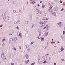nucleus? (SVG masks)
Here are the masks:
<instances>
[{
	"label": "nucleus",
	"instance_id": "f3484780",
	"mask_svg": "<svg viewBox=\"0 0 65 65\" xmlns=\"http://www.w3.org/2000/svg\"><path fill=\"white\" fill-rule=\"evenodd\" d=\"M29 60H28L27 61H25V63H26V64H27V63H29Z\"/></svg>",
	"mask_w": 65,
	"mask_h": 65
},
{
	"label": "nucleus",
	"instance_id": "4be33fe9",
	"mask_svg": "<svg viewBox=\"0 0 65 65\" xmlns=\"http://www.w3.org/2000/svg\"><path fill=\"white\" fill-rule=\"evenodd\" d=\"M60 37L61 38V39H63V38H64L63 37V36H61Z\"/></svg>",
	"mask_w": 65,
	"mask_h": 65
},
{
	"label": "nucleus",
	"instance_id": "774afa93",
	"mask_svg": "<svg viewBox=\"0 0 65 65\" xmlns=\"http://www.w3.org/2000/svg\"><path fill=\"white\" fill-rule=\"evenodd\" d=\"M64 30H65V27H64Z\"/></svg>",
	"mask_w": 65,
	"mask_h": 65
},
{
	"label": "nucleus",
	"instance_id": "dca6fc26",
	"mask_svg": "<svg viewBox=\"0 0 65 65\" xmlns=\"http://www.w3.org/2000/svg\"><path fill=\"white\" fill-rule=\"evenodd\" d=\"M13 12L14 13H16V10H13Z\"/></svg>",
	"mask_w": 65,
	"mask_h": 65
},
{
	"label": "nucleus",
	"instance_id": "423d86ee",
	"mask_svg": "<svg viewBox=\"0 0 65 65\" xmlns=\"http://www.w3.org/2000/svg\"><path fill=\"white\" fill-rule=\"evenodd\" d=\"M17 37H15L13 39V40L14 41H17Z\"/></svg>",
	"mask_w": 65,
	"mask_h": 65
},
{
	"label": "nucleus",
	"instance_id": "a18cd8bd",
	"mask_svg": "<svg viewBox=\"0 0 65 65\" xmlns=\"http://www.w3.org/2000/svg\"><path fill=\"white\" fill-rule=\"evenodd\" d=\"M54 65H56V63H54Z\"/></svg>",
	"mask_w": 65,
	"mask_h": 65
},
{
	"label": "nucleus",
	"instance_id": "de8ad7c7",
	"mask_svg": "<svg viewBox=\"0 0 65 65\" xmlns=\"http://www.w3.org/2000/svg\"><path fill=\"white\" fill-rule=\"evenodd\" d=\"M41 26H40V27H42V25H41Z\"/></svg>",
	"mask_w": 65,
	"mask_h": 65
},
{
	"label": "nucleus",
	"instance_id": "e2e57ef3",
	"mask_svg": "<svg viewBox=\"0 0 65 65\" xmlns=\"http://www.w3.org/2000/svg\"><path fill=\"white\" fill-rule=\"evenodd\" d=\"M49 55L48 54H46L47 55Z\"/></svg>",
	"mask_w": 65,
	"mask_h": 65
},
{
	"label": "nucleus",
	"instance_id": "9d476101",
	"mask_svg": "<svg viewBox=\"0 0 65 65\" xmlns=\"http://www.w3.org/2000/svg\"><path fill=\"white\" fill-rule=\"evenodd\" d=\"M57 7H55L54 8V10H55V11H56L57 10Z\"/></svg>",
	"mask_w": 65,
	"mask_h": 65
},
{
	"label": "nucleus",
	"instance_id": "393cba45",
	"mask_svg": "<svg viewBox=\"0 0 65 65\" xmlns=\"http://www.w3.org/2000/svg\"><path fill=\"white\" fill-rule=\"evenodd\" d=\"M7 18H8V21L9 20V17L7 16Z\"/></svg>",
	"mask_w": 65,
	"mask_h": 65
},
{
	"label": "nucleus",
	"instance_id": "79ce46f5",
	"mask_svg": "<svg viewBox=\"0 0 65 65\" xmlns=\"http://www.w3.org/2000/svg\"><path fill=\"white\" fill-rule=\"evenodd\" d=\"M39 38H40L39 37H38V39H39Z\"/></svg>",
	"mask_w": 65,
	"mask_h": 65
},
{
	"label": "nucleus",
	"instance_id": "9b49d317",
	"mask_svg": "<svg viewBox=\"0 0 65 65\" xmlns=\"http://www.w3.org/2000/svg\"><path fill=\"white\" fill-rule=\"evenodd\" d=\"M10 40L11 42H12L13 41V39L12 38H10Z\"/></svg>",
	"mask_w": 65,
	"mask_h": 65
},
{
	"label": "nucleus",
	"instance_id": "4468645a",
	"mask_svg": "<svg viewBox=\"0 0 65 65\" xmlns=\"http://www.w3.org/2000/svg\"><path fill=\"white\" fill-rule=\"evenodd\" d=\"M28 24V21H26L25 22V24H26V25Z\"/></svg>",
	"mask_w": 65,
	"mask_h": 65
},
{
	"label": "nucleus",
	"instance_id": "0e129e2a",
	"mask_svg": "<svg viewBox=\"0 0 65 65\" xmlns=\"http://www.w3.org/2000/svg\"><path fill=\"white\" fill-rule=\"evenodd\" d=\"M31 2H32V0H30Z\"/></svg>",
	"mask_w": 65,
	"mask_h": 65
},
{
	"label": "nucleus",
	"instance_id": "a211bd4d",
	"mask_svg": "<svg viewBox=\"0 0 65 65\" xmlns=\"http://www.w3.org/2000/svg\"><path fill=\"white\" fill-rule=\"evenodd\" d=\"M49 8L50 10H52V7H50Z\"/></svg>",
	"mask_w": 65,
	"mask_h": 65
},
{
	"label": "nucleus",
	"instance_id": "09e8293b",
	"mask_svg": "<svg viewBox=\"0 0 65 65\" xmlns=\"http://www.w3.org/2000/svg\"><path fill=\"white\" fill-rule=\"evenodd\" d=\"M40 6V5H39V4H38V6Z\"/></svg>",
	"mask_w": 65,
	"mask_h": 65
},
{
	"label": "nucleus",
	"instance_id": "4d7b16f0",
	"mask_svg": "<svg viewBox=\"0 0 65 65\" xmlns=\"http://www.w3.org/2000/svg\"><path fill=\"white\" fill-rule=\"evenodd\" d=\"M9 35H12V34H10Z\"/></svg>",
	"mask_w": 65,
	"mask_h": 65
},
{
	"label": "nucleus",
	"instance_id": "6e6552de",
	"mask_svg": "<svg viewBox=\"0 0 65 65\" xmlns=\"http://www.w3.org/2000/svg\"><path fill=\"white\" fill-rule=\"evenodd\" d=\"M17 24H20L21 23V22H20V21L18 20V21L17 22Z\"/></svg>",
	"mask_w": 65,
	"mask_h": 65
},
{
	"label": "nucleus",
	"instance_id": "7c9ffc66",
	"mask_svg": "<svg viewBox=\"0 0 65 65\" xmlns=\"http://www.w3.org/2000/svg\"><path fill=\"white\" fill-rule=\"evenodd\" d=\"M60 3H62V1H60Z\"/></svg>",
	"mask_w": 65,
	"mask_h": 65
},
{
	"label": "nucleus",
	"instance_id": "49530a36",
	"mask_svg": "<svg viewBox=\"0 0 65 65\" xmlns=\"http://www.w3.org/2000/svg\"><path fill=\"white\" fill-rule=\"evenodd\" d=\"M41 12H42V11H41L40 12V13H41Z\"/></svg>",
	"mask_w": 65,
	"mask_h": 65
},
{
	"label": "nucleus",
	"instance_id": "c9c22d12",
	"mask_svg": "<svg viewBox=\"0 0 65 65\" xmlns=\"http://www.w3.org/2000/svg\"><path fill=\"white\" fill-rule=\"evenodd\" d=\"M17 35H19V34H18V32L17 33Z\"/></svg>",
	"mask_w": 65,
	"mask_h": 65
},
{
	"label": "nucleus",
	"instance_id": "5fc2aeb1",
	"mask_svg": "<svg viewBox=\"0 0 65 65\" xmlns=\"http://www.w3.org/2000/svg\"><path fill=\"white\" fill-rule=\"evenodd\" d=\"M1 61H0V64H1Z\"/></svg>",
	"mask_w": 65,
	"mask_h": 65
},
{
	"label": "nucleus",
	"instance_id": "603ef678",
	"mask_svg": "<svg viewBox=\"0 0 65 65\" xmlns=\"http://www.w3.org/2000/svg\"><path fill=\"white\" fill-rule=\"evenodd\" d=\"M40 3H42V1H41L40 2Z\"/></svg>",
	"mask_w": 65,
	"mask_h": 65
},
{
	"label": "nucleus",
	"instance_id": "680f3d73",
	"mask_svg": "<svg viewBox=\"0 0 65 65\" xmlns=\"http://www.w3.org/2000/svg\"><path fill=\"white\" fill-rule=\"evenodd\" d=\"M19 48H20V49H21V47H19Z\"/></svg>",
	"mask_w": 65,
	"mask_h": 65
},
{
	"label": "nucleus",
	"instance_id": "6ab92c4d",
	"mask_svg": "<svg viewBox=\"0 0 65 65\" xmlns=\"http://www.w3.org/2000/svg\"><path fill=\"white\" fill-rule=\"evenodd\" d=\"M60 50L61 51H63V50H64V48H61Z\"/></svg>",
	"mask_w": 65,
	"mask_h": 65
},
{
	"label": "nucleus",
	"instance_id": "a19ab883",
	"mask_svg": "<svg viewBox=\"0 0 65 65\" xmlns=\"http://www.w3.org/2000/svg\"><path fill=\"white\" fill-rule=\"evenodd\" d=\"M18 28H19V27L17 26V29H18Z\"/></svg>",
	"mask_w": 65,
	"mask_h": 65
},
{
	"label": "nucleus",
	"instance_id": "f03ea898",
	"mask_svg": "<svg viewBox=\"0 0 65 65\" xmlns=\"http://www.w3.org/2000/svg\"><path fill=\"white\" fill-rule=\"evenodd\" d=\"M38 62L39 64H42L41 60V58H40V57H39L38 58Z\"/></svg>",
	"mask_w": 65,
	"mask_h": 65
},
{
	"label": "nucleus",
	"instance_id": "8fccbe9b",
	"mask_svg": "<svg viewBox=\"0 0 65 65\" xmlns=\"http://www.w3.org/2000/svg\"><path fill=\"white\" fill-rule=\"evenodd\" d=\"M54 43V42H51V43Z\"/></svg>",
	"mask_w": 65,
	"mask_h": 65
},
{
	"label": "nucleus",
	"instance_id": "2eb2a0df",
	"mask_svg": "<svg viewBox=\"0 0 65 65\" xmlns=\"http://www.w3.org/2000/svg\"><path fill=\"white\" fill-rule=\"evenodd\" d=\"M61 24H62V22H60L59 23H58L57 24L58 25H61Z\"/></svg>",
	"mask_w": 65,
	"mask_h": 65
},
{
	"label": "nucleus",
	"instance_id": "5701e85b",
	"mask_svg": "<svg viewBox=\"0 0 65 65\" xmlns=\"http://www.w3.org/2000/svg\"><path fill=\"white\" fill-rule=\"evenodd\" d=\"M48 35V32H47L46 34L44 36H46V35Z\"/></svg>",
	"mask_w": 65,
	"mask_h": 65
},
{
	"label": "nucleus",
	"instance_id": "58836bf2",
	"mask_svg": "<svg viewBox=\"0 0 65 65\" xmlns=\"http://www.w3.org/2000/svg\"><path fill=\"white\" fill-rule=\"evenodd\" d=\"M34 43V42H31V44H33Z\"/></svg>",
	"mask_w": 65,
	"mask_h": 65
},
{
	"label": "nucleus",
	"instance_id": "f257e3e1",
	"mask_svg": "<svg viewBox=\"0 0 65 65\" xmlns=\"http://www.w3.org/2000/svg\"><path fill=\"white\" fill-rule=\"evenodd\" d=\"M3 17L4 21L6 22V16H5V13H3Z\"/></svg>",
	"mask_w": 65,
	"mask_h": 65
},
{
	"label": "nucleus",
	"instance_id": "ddd939ff",
	"mask_svg": "<svg viewBox=\"0 0 65 65\" xmlns=\"http://www.w3.org/2000/svg\"><path fill=\"white\" fill-rule=\"evenodd\" d=\"M42 8H44L45 7V5H43L42 4Z\"/></svg>",
	"mask_w": 65,
	"mask_h": 65
},
{
	"label": "nucleus",
	"instance_id": "1a4fd4ad",
	"mask_svg": "<svg viewBox=\"0 0 65 65\" xmlns=\"http://www.w3.org/2000/svg\"><path fill=\"white\" fill-rule=\"evenodd\" d=\"M48 25H47L45 27L43 28V29H45V28H46V27H48Z\"/></svg>",
	"mask_w": 65,
	"mask_h": 65
},
{
	"label": "nucleus",
	"instance_id": "4c0bfd02",
	"mask_svg": "<svg viewBox=\"0 0 65 65\" xmlns=\"http://www.w3.org/2000/svg\"><path fill=\"white\" fill-rule=\"evenodd\" d=\"M44 22L45 23H46V22H47L46 21H44Z\"/></svg>",
	"mask_w": 65,
	"mask_h": 65
},
{
	"label": "nucleus",
	"instance_id": "f8f14e48",
	"mask_svg": "<svg viewBox=\"0 0 65 65\" xmlns=\"http://www.w3.org/2000/svg\"><path fill=\"white\" fill-rule=\"evenodd\" d=\"M47 27V29H46V30H49L50 29V26H48Z\"/></svg>",
	"mask_w": 65,
	"mask_h": 65
},
{
	"label": "nucleus",
	"instance_id": "69168bd1",
	"mask_svg": "<svg viewBox=\"0 0 65 65\" xmlns=\"http://www.w3.org/2000/svg\"><path fill=\"white\" fill-rule=\"evenodd\" d=\"M28 2H27V4H28Z\"/></svg>",
	"mask_w": 65,
	"mask_h": 65
},
{
	"label": "nucleus",
	"instance_id": "cd10ccee",
	"mask_svg": "<svg viewBox=\"0 0 65 65\" xmlns=\"http://www.w3.org/2000/svg\"><path fill=\"white\" fill-rule=\"evenodd\" d=\"M35 64V62H34L31 64V65H34Z\"/></svg>",
	"mask_w": 65,
	"mask_h": 65
},
{
	"label": "nucleus",
	"instance_id": "338daca9",
	"mask_svg": "<svg viewBox=\"0 0 65 65\" xmlns=\"http://www.w3.org/2000/svg\"><path fill=\"white\" fill-rule=\"evenodd\" d=\"M54 16H55V17H56V15H54Z\"/></svg>",
	"mask_w": 65,
	"mask_h": 65
},
{
	"label": "nucleus",
	"instance_id": "f704fd0d",
	"mask_svg": "<svg viewBox=\"0 0 65 65\" xmlns=\"http://www.w3.org/2000/svg\"><path fill=\"white\" fill-rule=\"evenodd\" d=\"M5 45V44H4V43H3L2 44V45H3V46H4V45Z\"/></svg>",
	"mask_w": 65,
	"mask_h": 65
},
{
	"label": "nucleus",
	"instance_id": "b1692460",
	"mask_svg": "<svg viewBox=\"0 0 65 65\" xmlns=\"http://www.w3.org/2000/svg\"><path fill=\"white\" fill-rule=\"evenodd\" d=\"M48 59L49 60H51V58L50 57H49Z\"/></svg>",
	"mask_w": 65,
	"mask_h": 65
},
{
	"label": "nucleus",
	"instance_id": "13d9d810",
	"mask_svg": "<svg viewBox=\"0 0 65 65\" xmlns=\"http://www.w3.org/2000/svg\"><path fill=\"white\" fill-rule=\"evenodd\" d=\"M44 32H45H45H46V31H44Z\"/></svg>",
	"mask_w": 65,
	"mask_h": 65
},
{
	"label": "nucleus",
	"instance_id": "864d4df0",
	"mask_svg": "<svg viewBox=\"0 0 65 65\" xmlns=\"http://www.w3.org/2000/svg\"><path fill=\"white\" fill-rule=\"evenodd\" d=\"M14 50H16V48H14Z\"/></svg>",
	"mask_w": 65,
	"mask_h": 65
},
{
	"label": "nucleus",
	"instance_id": "aec40b11",
	"mask_svg": "<svg viewBox=\"0 0 65 65\" xmlns=\"http://www.w3.org/2000/svg\"><path fill=\"white\" fill-rule=\"evenodd\" d=\"M44 38H42L41 39V41H42V40H44Z\"/></svg>",
	"mask_w": 65,
	"mask_h": 65
},
{
	"label": "nucleus",
	"instance_id": "c756f323",
	"mask_svg": "<svg viewBox=\"0 0 65 65\" xmlns=\"http://www.w3.org/2000/svg\"><path fill=\"white\" fill-rule=\"evenodd\" d=\"M38 32L39 33H41V31L40 30H39L38 31Z\"/></svg>",
	"mask_w": 65,
	"mask_h": 65
},
{
	"label": "nucleus",
	"instance_id": "0eeeda50",
	"mask_svg": "<svg viewBox=\"0 0 65 65\" xmlns=\"http://www.w3.org/2000/svg\"><path fill=\"white\" fill-rule=\"evenodd\" d=\"M39 24L43 25V23L42 22V21H40L39 23Z\"/></svg>",
	"mask_w": 65,
	"mask_h": 65
},
{
	"label": "nucleus",
	"instance_id": "2f4dec72",
	"mask_svg": "<svg viewBox=\"0 0 65 65\" xmlns=\"http://www.w3.org/2000/svg\"><path fill=\"white\" fill-rule=\"evenodd\" d=\"M11 65H14V63H11Z\"/></svg>",
	"mask_w": 65,
	"mask_h": 65
},
{
	"label": "nucleus",
	"instance_id": "37998d69",
	"mask_svg": "<svg viewBox=\"0 0 65 65\" xmlns=\"http://www.w3.org/2000/svg\"><path fill=\"white\" fill-rule=\"evenodd\" d=\"M46 20H48V18H46Z\"/></svg>",
	"mask_w": 65,
	"mask_h": 65
},
{
	"label": "nucleus",
	"instance_id": "bb28decb",
	"mask_svg": "<svg viewBox=\"0 0 65 65\" xmlns=\"http://www.w3.org/2000/svg\"><path fill=\"white\" fill-rule=\"evenodd\" d=\"M31 3L32 4H34V3H35V2H33Z\"/></svg>",
	"mask_w": 65,
	"mask_h": 65
},
{
	"label": "nucleus",
	"instance_id": "e433bc0d",
	"mask_svg": "<svg viewBox=\"0 0 65 65\" xmlns=\"http://www.w3.org/2000/svg\"><path fill=\"white\" fill-rule=\"evenodd\" d=\"M41 33H40L39 34V36H41Z\"/></svg>",
	"mask_w": 65,
	"mask_h": 65
},
{
	"label": "nucleus",
	"instance_id": "39448f33",
	"mask_svg": "<svg viewBox=\"0 0 65 65\" xmlns=\"http://www.w3.org/2000/svg\"><path fill=\"white\" fill-rule=\"evenodd\" d=\"M25 57H26V59H27L29 58V56H28V54H26L25 55Z\"/></svg>",
	"mask_w": 65,
	"mask_h": 65
},
{
	"label": "nucleus",
	"instance_id": "a878e982",
	"mask_svg": "<svg viewBox=\"0 0 65 65\" xmlns=\"http://www.w3.org/2000/svg\"><path fill=\"white\" fill-rule=\"evenodd\" d=\"M19 36H20V37H21L22 36V33H20L19 34Z\"/></svg>",
	"mask_w": 65,
	"mask_h": 65
},
{
	"label": "nucleus",
	"instance_id": "3c124183",
	"mask_svg": "<svg viewBox=\"0 0 65 65\" xmlns=\"http://www.w3.org/2000/svg\"><path fill=\"white\" fill-rule=\"evenodd\" d=\"M61 60H62V61H63H63H64V60H64V59H61Z\"/></svg>",
	"mask_w": 65,
	"mask_h": 65
},
{
	"label": "nucleus",
	"instance_id": "7ed1b4c3",
	"mask_svg": "<svg viewBox=\"0 0 65 65\" xmlns=\"http://www.w3.org/2000/svg\"><path fill=\"white\" fill-rule=\"evenodd\" d=\"M26 48H27V50L28 51H29V50H30V49L29 48V46L28 45H27L26 46Z\"/></svg>",
	"mask_w": 65,
	"mask_h": 65
},
{
	"label": "nucleus",
	"instance_id": "c85d7f7f",
	"mask_svg": "<svg viewBox=\"0 0 65 65\" xmlns=\"http://www.w3.org/2000/svg\"><path fill=\"white\" fill-rule=\"evenodd\" d=\"M61 11H62L63 10H64V8H62V9H61L60 10Z\"/></svg>",
	"mask_w": 65,
	"mask_h": 65
},
{
	"label": "nucleus",
	"instance_id": "bf43d9fd",
	"mask_svg": "<svg viewBox=\"0 0 65 65\" xmlns=\"http://www.w3.org/2000/svg\"><path fill=\"white\" fill-rule=\"evenodd\" d=\"M52 41H53L54 40V39H53L52 40Z\"/></svg>",
	"mask_w": 65,
	"mask_h": 65
},
{
	"label": "nucleus",
	"instance_id": "20e7f679",
	"mask_svg": "<svg viewBox=\"0 0 65 65\" xmlns=\"http://www.w3.org/2000/svg\"><path fill=\"white\" fill-rule=\"evenodd\" d=\"M1 57L2 59H4V57H5V56H4V53H2Z\"/></svg>",
	"mask_w": 65,
	"mask_h": 65
},
{
	"label": "nucleus",
	"instance_id": "052dcab7",
	"mask_svg": "<svg viewBox=\"0 0 65 65\" xmlns=\"http://www.w3.org/2000/svg\"><path fill=\"white\" fill-rule=\"evenodd\" d=\"M58 43H60V42H58Z\"/></svg>",
	"mask_w": 65,
	"mask_h": 65
},
{
	"label": "nucleus",
	"instance_id": "c03bdc74",
	"mask_svg": "<svg viewBox=\"0 0 65 65\" xmlns=\"http://www.w3.org/2000/svg\"><path fill=\"white\" fill-rule=\"evenodd\" d=\"M59 27L60 28H61V25H59Z\"/></svg>",
	"mask_w": 65,
	"mask_h": 65
},
{
	"label": "nucleus",
	"instance_id": "6e6d98bb",
	"mask_svg": "<svg viewBox=\"0 0 65 65\" xmlns=\"http://www.w3.org/2000/svg\"><path fill=\"white\" fill-rule=\"evenodd\" d=\"M1 27H2V25H1L0 26Z\"/></svg>",
	"mask_w": 65,
	"mask_h": 65
},
{
	"label": "nucleus",
	"instance_id": "473e14b6",
	"mask_svg": "<svg viewBox=\"0 0 65 65\" xmlns=\"http://www.w3.org/2000/svg\"><path fill=\"white\" fill-rule=\"evenodd\" d=\"M46 63V61H45L43 62V63L44 64V63Z\"/></svg>",
	"mask_w": 65,
	"mask_h": 65
},
{
	"label": "nucleus",
	"instance_id": "412c9836",
	"mask_svg": "<svg viewBox=\"0 0 65 65\" xmlns=\"http://www.w3.org/2000/svg\"><path fill=\"white\" fill-rule=\"evenodd\" d=\"M63 35H65V32L64 31H63Z\"/></svg>",
	"mask_w": 65,
	"mask_h": 65
},
{
	"label": "nucleus",
	"instance_id": "ea45409f",
	"mask_svg": "<svg viewBox=\"0 0 65 65\" xmlns=\"http://www.w3.org/2000/svg\"><path fill=\"white\" fill-rule=\"evenodd\" d=\"M5 41V39H4L3 40V41Z\"/></svg>",
	"mask_w": 65,
	"mask_h": 65
},
{
	"label": "nucleus",
	"instance_id": "72a5a7b5",
	"mask_svg": "<svg viewBox=\"0 0 65 65\" xmlns=\"http://www.w3.org/2000/svg\"><path fill=\"white\" fill-rule=\"evenodd\" d=\"M48 44H49L48 42H47V46H48Z\"/></svg>",
	"mask_w": 65,
	"mask_h": 65
}]
</instances>
